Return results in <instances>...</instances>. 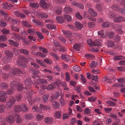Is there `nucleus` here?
Segmentation results:
<instances>
[{
  "label": "nucleus",
  "mask_w": 125,
  "mask_h": 125,
  "mask_svg": "<svg viewBox=\"0 0 125 125\" xmlns=\"http://www.w3.org/2000/svg\"><path fill=\"white\" fill-rule=\"evenodd\" d=\"M17 64L21 68H25L27 67L26 64L22 63L18 61H17Z\"/></svg>",
  "instance_id": "34"
},
{
  "label": "nucleus",
  "mask_w": 125,
  "mask_h": 125,
  "mask_svg": "<svg viewBox=\"0 0 125 125\" xmlns=\"http://www.w3.org/2000/svg\"><path fill=\"white\" fill-rule=\"evenodd\" d=\"M45 123L47 124H50L54 122L53 119L50 117H45L44 119Z\"/></svg>",
  "instance_id": "5"
},
{
  "label": "nucleus",
  "mask_w": 125,
  "mask_h": 125,
  "mask_svg": "<svg viewBox=\"0 0 125 125\" xmlns=\"http://www.w3.org/2000/svg\"><path fill=\"white\" fill-rule=\"evenodd\" d=\"M111 23L109 21H105L102 24V27L107 28L110 26Z\"/></svg>",
  "instance_id": "33"
},
{
  "label": "nucleus",
  "mask_w": 125,
  "mask_h": 125,
  "mask_svg": "<svg viewBox=\"0 0 125 125\" xmlns=\"http://www.w3.org/2000/svg\"><path fill=\"white\" fill-rule=\"evenodd\" d=\"M9 100L14 104L15 103L16 101V98L13 96H11L10 97Z\"/></svg>",
  "instance_id": "43"
},
{
  "label": "nucleus",
  "mask_w": 125,
  "mask_h": 125,
  "mask_svg": "<svg viewBox=\"0 0 125 125\" xmlns=\"http://www.w3.org/2000/svg\"><path fill=\"white\" fill-rule=\"evenodd\" d=\"M54 10H55V13L57 15L61 14L62 12V8L59 7H55L54 8Z\"/></svg>",
  "instance_id": "17"
},
{
  "label": "nucleus",
  "mask_w": 125,
  "mask_h": 125,
  "mask_svg": "<svg viewBox=\"0 0 125 125\" xmlns=\"http://www.w3.org/2000/svg\"><path fill=\"white\" fill-rule=\"evenodd\" d=\"M75 24L76 28L79 30H81L83 27V25L79 21H75Z\"/></svg>",
  "instance_id": "22"
},
{
  "label": "nucleus",
  "mask_w": 125,
  "mask_h": 125,
  "mask_svg": "<svg viewBox=\"0 0 125 125\" xmlns=\"http://www.w3.org/2000/svg\"><path fill=\"white\" fill-rule=\"evenodd\" d=\"M87 42L88 44L91 47H93L94 46V42L92 41V40L91 39H88L87 41Z\"/></svg>",
  "instance_id": "61"
},
{
  "label": "nucleus",
  "mask_w": 125,
  "mask_h": 125,
  "mask_svg": "<svg viewBox=\"0 0 125 125\" xmlns=\"http://www.w3.org/2000/svg\"><path fill=\"white\" fill-rule=\"evenodd\" d=\"M95 8L99 12H101L103 10L102 7L100 4H96L95 6Z\"/></svg>",
  "instance_id": "35"
},
{
  "label": "nucleus",
  "mask_w": 125,
  "mask_h": 125,
  "mask_svg": "<svg viewBox=\"0 0 125 125\" xmlns=\"http://www.w3.org/2000/svg\"><path fill=\"white\" fill-rule=\"evenodd\" d=\"M17 73L21 76L23 74L22 71L19 68L14 69L12 70V71L10 73V74L11 76L14 75H16Z\"/></svg>",
  "instance_id": "1"
},
{
  "label": "nucleus",
  "mask_w": 125,
  "mask_h": 125,
  "mask_svg": "<svg viewBox=\"0 0 125 125\" xmlns=\"http://www.w3.org/2000/svg\"><path fill=\"white\" fill-rule=\"evenodd\" d=\"M28 32L31 35H34L35 34V29H28Z\"/></svg>",
  "instance_id": "40"
},
{
  "label": "nucleus",
  "mask_w": 125,
  "mask_h": 125,
  "mask_svg": "<svg viewBox=\"0 0 125 125\" xmlns=\"http://www.w3.org/2000/svg\"><path fill=\"white\" fill-rule=\"evenodd\" d=\"M40 107L41 109L44 110H50L51 109V107L50 106L43 105L42 104H40Z\"/></svg>",
  "instance_id": "21"
},
{
  "label": "nucleus",
  "mask_w": 125,
  "mask_h": 125,
  "mask_svg": "<svg viewBox=\"0 0 125 125\" xmlns=\"http://www.w3.org/2000/svg\"><path fill=\"white\" fill-rule=\"evenodd\" d=\"M107 102L108 105L110 106L114 107L116 104L115 103L109 100L107 101Z\"/></svg>",
  "instance_id": "47"
},
{
  "label": "nucleus",
  "mask_w": 125,
  "mask_h": 125,
  "mask_svg": "<svg viewBox=\"0 0 125 125\" xmlns=\"http://www.w3.org/2000/svg\"><path fill=\"white\" fill-rule=\"evenodd\" d=\"M88 11L89 13L92 16L96 17L97 16V13L92 8H89L88 10Z\"/></svg>",
  "instance_id": "7"
},
{
  "label": "nucleus",
  "mask_w": 125,
  "mask_h": 125,
  "mask_svg": "<svg viewBox=\"0 0 125 125\" xmlns=\"http://www.w3.org/2000/svg\"><path fill=\"white\" fill-rule=\"evenodd\" d=\"M49 97V95L48 94L44 95L42 97V99L43 101L45 103L48 100Z\"/></svg>",
  "instance_id": "50"
},
{
  "label": "nucleus",
  "mask_w": 125,
  "mask_h": 125,
  "mask_svg": "<svg viewBox=\"0 0 125 125\" xmlns=\"http://www.w3.org/2000/svg\"><path fill=\"white\" fill-rule=\"evenodd\" d=\"M108 47H112L115 46L114 42L111 41H108L107 43Z\"/></svg>",
  "instance_id": "46"
},
{
  "label": "nucleus",
  "mask_w": 125,
  "mask_h": 125,
  "mask_svg": "<svg viewBox=\"0 0 125 125\" xmlns=\"http://www.w3.org/2000/svg\"><path fill=\"white\" fill-rule=\"evenodd\" d=\"M22 97V95L20 94H18L16 96V100L18 102L21 101Z\"/></svg>",
  "instance_id": "55"
},
{
  "label": "nucleus",
  "mask_w": 125,
  "mask_h": 125,
  "mask_svg": "<svg viewBox=\"0 0 125 125\" xmlns=\"http://www.w3.org/2000/svg\"><path fill=\"white\" fill-rule=\"evenodd\" d=\"M21 105H16L14 106L13 108V111L16 113H19L21 112Z\"/></svg>",
  "instance_id": "12"
},
{
  "label": "nucleus",
  "mask_w": 125,
  "mask_h": 125,
  "mask_svg": "<svg viewBox=\"0 0 125 125\" xmlns=\"http://www.w3.org/2000/svg\"><path fill=\"white\" fill-rule=\"evenodd\" d=\"M13 5L9 4L7 2L3 3L1 5L2 8L4 9H10L13 7Z\"/></svg>",
  "instance_id": "3"
},
{
  "label": "nucleus",
  "mask_w": 125,
  "mask_h": 125,
  "mask_svg": "<svg viewBox=\"0 0 125 125\" xmlns=\"http://www.w3.org/2000/svg\"><path fill=\"white\" fill-rule=\"evenodd\" d=\"M30 64L31 65L33 66V67L35 68L38 69L40 68L38 64L32 61H31V62Z\"/></svg>",
  "instance_id": "57"
},
{
  "label": "nucleus",
  "mask_w": 125,
  "mask_h": 125,
  "mask_svg": "<svg viewBox=\"0 0 125 125\" xmlns=\"http://www.w3.org/2000/svg\"><path fill=\"white\" fill-rule=\"evenodd\" d=\"M7 40L6 36L4 35H1L0 36V41L5 42Z\"/></svg>",
  "instance_id": "56"
},
{
  "label": "nucleus",
  "mask_w": 125,
  "mask_h": 125,
  "mask_svg": "<svg viewBox=\"0 0 125 125\" xmlns=\"http://www.w3.org/2000/svg\"><path fill=\"white\" fill-rule=\"evenodd\" d=\"M63 33L67 37L69 38L71 36V33L70 31H63Z\"/></svg>",
  "instance_id": "45"
},
{
  "label": "nucleus",
  "mask_w": 125,
  "mask_h": 125,
  "mask_svg": "<svg viewBox=\"0 0 125 125\" xmlns=\"http://www.w3.org/2000/svg\"><path fill=\"white\" fill-rule=\"evenodd\" d=\"M21 112L22 111L26 112L28 111V108L26 104H22L21 105Z\"/></svg>",
  "instance_id": "8"
},
{
  "label": "nucleus",
  "mask_w": 125,
  "mask_h": 125,
  "mask_svg": "<svg viewBox=\"0 0 125 125\" xmlns=\"http://www.w3.org/2000/svg\"><path fill=\"white\" fill-rule=\"evenodd\" d=\"M29 5L31 7L33 8L37 9L39 7L38 4L37 3H29Z\"/></svg>",
  "instance_id": "24"
},
{
  "label": "nucleus",
  "mask_w": 125,
  "mask_h": 125,
  "mask_svg": "<svg viewBox=\"0 0 125 125\" xmlns=\"http://www.w3.org/2000/svg\"><path fill=\"white\" fill-rule=\"evenodd\" d=\"M64 18L66 19L67 21L68 22L70 21H71V17L69 15H64L63 16Z\"/></svg>",
  "instance_id": "62"
},
{
  "label": "nucleus",
  "mask_w": 125,
  "mask_h": 125,
  "mask_svg": "<svg viewBox=\"0 0 125 125\" xmlns=\"http://www.w3.org/2000/svg\"><path fill=\"white\" fill-rule=\"evenodd\" d=\"M6 119L7 122L10 124H12L15 121L14 117L11 116H9L6 117Z\"/></svg>",
  "instance_id": "4"
},
{
  "label": "nucleus",
  "mask_w": 125,
  "mask_h": 125,
  "mask_svg": "<svg viewBox=\"0 0 125 125\" xmlns=\"http://www.w3.org/2000/svg\"><path fill=\"white\" fill-rule=\"evenodd\" d=\"M39 4L41 7L43 9H46L47 8V4L45 1L44 0H41L39 2Z\"/></svg>",
  "instance_id": "6"
},
{
  "label": "nucleus",
  "mask_w": 125,
  "mask_h": 125,
  "mask_svg": "<svg viewBox=\"0 0 125 125\" xmlns=\"http://www.w3.org/2000/svg\"><path fill=\"white\" fill-rule=\"evenodd\" d=\"M6 102V105L7 108L8 109H11L14 104L13 103H12V102L9 100Z\"/></svg>",
  "instance_id": "25"
},
{
  "label": "nucleus",
  "mask_w": 125,
  "mask_h": 125,
  "mask_svg": "<svg viewBox=\"0 0 125 125\" xmlns=\"http://www.w3.org/2000/svg\"><path fill=\"white\" fill-rule=\"evenodd\" d=\"M22 25L26 27L32 28V26L27 21H22Z\"/></svg>",
  "instance_id": "23"
},
{
  "label": "nucleus",
  "mask_w": 125,
  "mask_h": 125,
  "mask_svg": "<svg viewBox=\"0 0 125 125\" xmlns=\"http://www.w3.org/2000/svg\"><path fill=\"white\" fill-rule=\"evenodd\" d=\"M73 10V9L69 6H66L64 9V11L66 12H70L72 11Z\"/></svg>",
  "instance_id": "49"
},
{
  "label": "nucleus",
  "mask_w": 125,
  "mask_h": 125,
  "mask_svg": "<svg viewBox=\"0 0 125 125\" xmlns=\"http://www.w3.org/2000/svg\"><path fill=\"white\" fill-rule=\"evenodd\" d=\"M116 26L117 28L116 30L117 32L120 34H122L123 33V31L122 30V27L121 26L118 25H116Z\"/></svg>",
  "instance_id": "39"
},
{
  "label": "nucleus",
  "mask_w": 125,
  "mask_h": 125,
  "mask_svg": "<svg viewBox=\"0 0 125 125\" xmlns=\"http://www.w3.org/2000/svg\"><path fill=\"white\" fill-rule=\"evenodd\" d=\"M52 105L53 107L55 109L58 108L60 106L59 103L55 101L52 103Z\"/></svg>",
  "instance_id": "38"
},
{
  "label": "nucleus",
  "mask_w": 125,
  "mask_h": 125,
  "mask_svg": "<svg viewBox=\"0 0 125 125\" xmlns=\"http://www.w3.org/2000/svg\"><path fill=\"white\" fill-rule=\"evenodd\" d=\"M40 72L39 71H34L31 75V77L32 78H34L37 75L39 74Z\"/></svg>",
  "instance_id": "59"
},
{
  "label": "nucleus",
  "mask_w": 125,
  "mask_h": 125,
  "mask_svg": "<svg viewBox=\"0 0 125 125\" xmlns=\"http://www.w3.org/2000/svg\"><path fill=\"white\" fill-rule=\"evenodd\" d=\"M4 53L5 55L9 58L11 59L13 56V53L9 50H6L5 51Z\"/></svg>",
  "instance_id": "16"
},
{
  "label": "nucleus",
  "mask_w": 125,
  "mask_h": 125,
  "mask_svg": "<svg viewBox=\"0 0 125 125\" xmlns=\"http://www.w3.org/2000/svg\"><path fill=\"white\" fill-rule=\"evenodd\" d=\"M124 17L122 16L116 17L114 19V21L115 22L118 23L124 21Z\"/></svg>",
  "instance_id": "9"
},
{
  "label": "nucleus",
  "mask_w": 125,
  "mask_h": 125,
  "mask_svg": "<svg viewBox=\"0 0 125 125\" xmlns=\"http://www.w3.org/2000/svg\"><path fill=\"white\" fill-rule=\"evenodd\" d=\"M97 62L95 61H93L89 64L90 67L91 68H93L97 65Z\"/></svg>",
  "instance_id": "58"
},
{
  "label": "nucleus",
  "mask_w": 125,
  "mask_h": 125,
  "mask_svg": "<svg viewBox=\"0 0 125 125\" xmlns=\"http://www.w3.org/2000/svg\"><path fill=\"white\" fill-rule=\"evenodd\" d=\"M44 116L43 115H36V119L38 121L42 120L44 118Z\"/></svg>",
  "instance_id": "53"
},
{
  "label": "nucleus",
  "mask_w": 125,
  "mask_h": 125,
  "mask_svg": "<svg viewBox=\"0 0 125 125\" xmlns=\"http://www.w3.org/2000/svg\"><path fill=\"white\" fill-rule=\"evenodd\" d=\"M0 87L3 90H6L8 88V85L6 83H2L0 84Z\"/></svg>",
  "instance_id": "31"
},
{
  "label": "nucleus",
  "mask_w": 125,
  "mask_h": 125,
  "mask_svg": "<svg viewBox=\"0 0 125 125\" xmlns=\"http://www.w3.org/2000/svg\"><path fill=\"white\" fill-rule=\"evenodd\" d=\"M71 56L67 55L62 54L61 55V58L64 61L66 62L69 61L70 59Z\"/></svg>",
  "instance_id": "13"
},
{
  "label": "nucleus",
  "mask_w": 125,
  "mask_h": 125,
  "mask_svg": "<svg viewBox=\"0 0 125 125\" xmlns=\"http://www.w3.org/2000/svg\"><path fill=\"white\" fill-rule=\"evenodd\" d=\"M85 56L86 59L90 60L94 58V56L93 55L89 54H85Z\"/></svg>",
  "instance_id": "44"
},
{
  "label": "nucleus",
  "mask_w": 125,
  "mask_h": 125,
  "mask_svg": "<svg viewBox=\"0 0 125 125\" xmlns=\"http://www.w3.org/2000/svg\"><path fill=\"white\" fill-rule=\"evenodd\" d=\"M63 96H61L60 99V103L62 106H64L65 104V102L63 98Z\"/></svg>",
  "instance_id": "51"
},
{
  "label": "nucleus",
  "mask_w": 125,
  "mask_h": 125,
  "mask_svg": "<svg viewBox=\"0 0 125 125\" xmlns=\"http://www.w3.org/2000/svg\"><path fill=\"white\" fill-rule=\"evenodd\" d=\"M11 61V59L8 58L6 56L3 57L2 59V61L4 63L8 62Z\"/></svg>",
  "instance_id": "36"
},
{
  "label": "nucleus",
  "mask_w": 125,
  "mask_h": 125,
  "mask_svg": "<svg viewBox=\"0 0 125 125\" xmlns=\"http://www.w3.org/2000/svg\"><path fill=\"white\" fill-rule=\"evenodd\" d=\"M32 21H33L34 24L35 25H37L40 26L42 24L41 22L40 21L38 20L34 19L32 20Z\"/></svg>",
  "instance_id": "54"
},
{
  "label": "nucleus",
  "mask_w": 125,
  "mask_h": 125,
  "mask_svg": "<svg viewBox=\"0 0 125 125\" xmlns=\"http://www.w3.org/2000/svg\"><path fill=\"white\" fill-rule=\"evenodd\" d=\"M56 88L55 85L51 83L47 87V89L49 90H51Z\"/></svg>",
  "instance_id": "52"
},
{
  "label": "nucleus",
  "mask_w": 125,
  "mask_h": 125,
  "mask_svg": "<svg viewBox=\"0 0 125 125\" xmlns=\"http://www.w3.org/2000/svg\"><path fill=\"white\" fill-rule=\"evenodd\" d=\"M81 47V45L78 43H75L73 46L74 49L77 51H80Z\"/></svg>",
  "instance_id": "32"
},
{
  "label": "nucleus",
  "mask_w": 125,
  "mask_h": 125,
  "mask_svg": "<svg viewBox=\"0 0 125 125\" xmlns=\"http://www.w3.org/2000/svg\"><path fill=\"white\" fill-rule=\"evenodd\" d=\"M36 82L38 84H46L48 83L47 81L45 79L37 80L36 81Z\"/></svg>",
  "instance_id": "20"
},
{
  "label": "nucleus",
  "mask_w": 125,
  "mask_h": 125,
  "mask_svg": "<svg viewBox=\"0 0 125 125\" xmlns=\"http://www.w3.org/2000/svg\"><path fill=\"white\" fill-rule=\"evenodd\" d=\"M91 111V110L89 108H85L84 111V115H88L90 113Z\"/></svg>",
  "instance_id": "64"
},
{
  "label": "nucleus",
  "mask_w": 125,
  "mask_h": 125,
  "mask_svg": "<svg viewBox=\"0 0 125 125\" xmlns=\"http://www.w3.org/2000/svg\"><path fill=\"white\" fill-rule=\"evenodd\" d=\"M22 38V37L16 33H13L12 34V36L11 37V39L17 41L18 40H20Z\"/></svg>",
  "instance_id": "10"
},
{
  "label": "nucleus",
  "mask_w": 125,
  "mask_h": 125,
  "mask_svg": "<svg viewBox=\"0 0 125 125\" xmlns=\"http://www.w3.org/2000/svg\"><path fill=\"white\" fill-rule=\"evenodd\" d=\"M62 16L56 17V19L57 21L59 23H62L64 22Z\"/></svg>",
  "instance_id": "26"
},
{
  "label": "nucleus",
  "mask_w": 125,
  "mask_h": 125,
  "mask_svg": "<svg viewBox=\"0 0 125 125\" xmlns=\"http://www.w3.org/2000/svg\"><path fill=\"white\" fill-rule=\"evenodd\" d=\"M35 60L38 63L42 66L43 67H46V65L42 61L37 59H36Z\"/></svg>",
  "instance_id": "29"
},
{
  "label": "nucleus",
  "mask_w": 125,
  "mask_h": 125,
  "mask_svg": "<svg viewBox=\"0 0 125 125\" xmlns=\"http://www.w3.org/2000/svg\"><path fill=\"white\" fill-rule=\"evenodd\" d=\"M30 99H28V101L29 102V104L30 105H32L34 104L36 102V101L33 98H30Z\"/></svg>",
  "instance_id": "48"
},
{
  "label": "nucleus",
  "mask_w": 125,
  "mask_h": 125,
  "mask_svg": "<svg viewBox=\"0 0 125 125\" xmlns=\"http://www.w3.org/2000/svg\"><path fill=\"white\" fill-rule=\"evenodd\" d=\"M97 32L98 35L101 38H105L107 36L106 33L104 30L98 31Z\"/></svg>",
  "instance_id": "11"
},
{
  "label": "nucleus",
  "mask_w": 125,
  "mask_h": 125,
  "mask_svg": "<svg viewBox=\"0 0 125 125\" xmlns=\"http://www.w3.org/2000/svg\"><path fill=\"white\" fill-rule=\"evenodd\" d=\"M7 98L6 96L0 97V102L2 103H5L7 102Z\"/></svg>",
  "instance_id": "60"
},
{
  "label": "nucleus",
  "mask_w": 125,
  "mask_h": 125,
  "mask_svg": "<svg viewBox=\"0 0 125 125\" xmlns=\"http://www.w3.org/2000/svg\"><path fill=\"white\" fill-rule=\"evenodd\" d=\"M111 8L112 10L116 11H120V8L116 4H113L111 6Z\"/></svg>",
  "instance_id": "15"
},
{
  "label": "nucleus",
  "mask_w": 125,
  "mask_h": 125,
  "mask_svg": "<svg viewBox=\"0 0 125 125\" xmlns=\"http://www.w3.org/2000/svg\"><path fill=\"white\" fill-rule=\"evenodd\" d=\"M14 13L15 16L17 17H19L22 18H24L25 17V15L18 11H15Z\"/></svg>",
  "instance_id": "14"
},
{
  "label": "nucleus",
  "mask_w": 125,
  "mask_h": 125,
  "mask_svg": "<svg viewBox=\"0 0 125 125\" xmlns=\"http://www.w3.org/2000/svg\"><path fill=\"white\" fill-rule=\"evenodd\" d=\"M62 115V113L61 111H57L55 113L54 116L55 118L59 119L61 117Z\"/></svg>",
  "instance_id": "19"
},
{
  "label": "nucleus",
  "mask_w": 125,
  "mask_h": 125,
  "mask_svg": "<svg viewBox=\"0 0 125 125\" xmlns=\"http://www.w3.org/2000/svg\"><path fill=\"white\" fill-rule=\"evenodd\" d=\"M20 52L26 55H28L29 54L28 51L26 49H21L19 50Z\"/></svg>",
  "instance_id": "28"
},
{
  "label": "nucleus",
  "mask_w": 125,
  "mask_h": 125,
  "mask_svg": "<svg viewBox=\"0 0 125 125\" xmlns=\"http://www.w3.org/2000/svg\"><path fill=\"white\" fill-rule=\"evenodd\" d=\"M16 122L17 124H20L22 121L21 117L20 115H18L16 119Z\"/></svg>",
  "instance_id": "42"
},
{
  "label": "nucleus",
  "mask_w": 125,
  "mask_h": 125,
  "mask_svg": "<svg viewBox=\"0 0 125 125\" xmlns=\"http://www.w3.org/2000/svg\"><path fill=\"white\" fill-rule=\"evenodd\" d=\"M23 87L21 83H18L17 86V88L18 91H21L23 89Z\"/></svg>",
  "instance_id": "37"
},
{
  "label": "nucleus",
  "mask_w": 125,
  "mask_h": 125,
  "mask_svg": "<svg viewBox=\"0 0 125 125\" xmlns=\"http://www.w3.org/2000/svg\"><path fill=\"white\" fill-rule=\"evenodd\" d=\"M45 26L47 28L50 30L53 29L54 30L56 29L55 26L53 24H48L46 25Z\"/></svg>",
  "instance_id": "30"
},
{
  "label": "nucleus",
  "mask_w": 125,
  "mask_h": 125,
  "mask_svg": "<svg viewBox=\"0 0 125 125\" xmlns=\"http://www.w3.org/2000/svg\"><path fill=\"white\" fill-rule=\"evenodd\" d=\"M6 109L5 106L3 104L0 105V114H2L4 112Z\"/></svg>",
  "instance_id": "41"
},
{
  "label": "nucleus",
  "mask_w": 125,
  "mask_h": 125,
  "mask_svg": "<svg viewBox=\"0 0 125 125\" xmlns=\"http://www.w3.org/2000/svg\"><path fill=\"white\" fill-rule=\"evenodd\" d=\"M24 82L26 85L25 88L26 90L29 89L31 88L32 82L31 79L29 78H26L24 81Z\"/></svg>",
  "instance_id": "2"
},
{
  "label": "nucleus",
  "mask_w": 125,
  "mask_h": 125,
  "mask_svg": "<svg viewBox=\"0 0 125 125\" xmlns=\"http://www.w3.org/2000/svg\"><path fill=\"white\" fill-rule=\"evenodd\" d=\"M38 16L40 19L47 18L48 17V16L47 15L43 13H39L38 14Z\"/></svg>",
  "instance_id": "27"
},
{
  "label": "nucleus",
  "mask_w": 125,
  "mask_h": 125,
  "mask_svg": "<svg viewBox=\"0 0 125 125\" xmlns=\"http://www.w3.org/2000/svg\"><path fill=\"white\" fill-rule=\"evenodd\" d=\"M24 117L27 119L31 120L34 118V115L30 113H27L24 115Z\"/></svg>",
  "instance_id": "18"
},
{
  "label": "nucleus",
  "mask_w": 125,
  "mask_h": 125,
  "mask_svg": "<svg viewBox=\"0 0 125 125\" xmlns=\"http://www.w3.org/2000/svg\"><path fill=\"white\" fill-rule=\"evenodd\" d=\"M108 15L110 18H113L116 15V14L115 12L110 11L108 13Z\"/></svg>",
  "instance_id": "63"
}]
</instances>
